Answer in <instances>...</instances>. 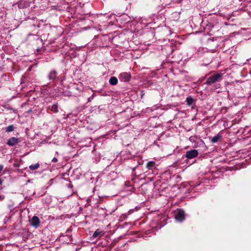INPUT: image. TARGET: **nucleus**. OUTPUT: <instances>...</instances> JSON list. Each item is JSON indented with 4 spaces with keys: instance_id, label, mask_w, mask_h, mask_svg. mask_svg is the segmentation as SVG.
Returning a JSON list of instances; mask_svg holds the SVG:
<instances>
[{
    "instance_id": "1",
    "label": "nucleus",
    "mask_w": 251,
    "mask_h": 251,
    "mask_svg": "<svg viewBox=\"0 0 251 251\" xmlns=\"http://www.w3.org/2000/svg\"><path fill=\"white\" fill-rule=\"evenodd\" d=\"M222 73H217L209 76L206 80V84L210 85L215 82H219L222 77Z\"/></svg>"
},
{
    "instance_id": "2",
    "label": "nucleus",
    "mask_w": 251,
    "mask_h": 251,
    "mask_svg": "<svg viewBox=\"0 0 251 251\" xmlns=\"http://www.w3.org/2000/svg\"><path fill=\"white\" fill-rule=\"evenodd\" d=\"M199 155L198 150L194 149L188 151L186 152L185 157L189 159H192L197 157Z\"/></svg>"
},
{
    "instance_id": "3",
    "label": "nucleus",
    "mask_w": 251,
    "mask_h": 251,
    "mask_svg": "<svg viewBox=\"0 0 251 251\" xmlns=\"http://www.w3.org/2000/svg\"><path fill=\"white\" fill-rule=\"evenodd\" d=\"M175 219L179 222H182L185 219V212L182 209H178L175 215Z\"/></svg>"
},
{
    "instance_id": "4",
    "label": "nucleus",
    "mask_w": 251,
    "mask_h": 251,
    "mask_svg": "<svg viewBox=\"0 0 251 251\" xmlns=\"http://www.w3.org/2000/svg\"><path fill=\"white\" fill-rule=\"evenodd\" d=\"M48 78L52 82H54L58 80V77L57 72L55 70H52L50 71L48 75Z\"/></svg>"
},
{
    "instance_id": "5",
    "label": "nucleus",
    "mask_w": 251,
    "mask_h": 251,
    "mask_svg": "<svg viewBox=\"0 0 251 251\" xmlns=\"http://www.w3.org/2000/svg\"><path fill=\"white\" fill-rule=\"evenodd\" d=\"M131 75L129 73H122L119 75V78L122 81L127 82L129 81Z\"/></svg>"
},
{
    "instance_id": "6",
    "label": "nucleus",
    "mask_w": 251,
    "mask_h": 251,
    "mask_svg": "<svg viewBox=\"0 0 251 251\" xmlns=\"http://www.w3.org/2000/svg\"><path fill=\"white\" fill-rule=\"evenodd\" d=\"M40 221L39 218L36 216H34L30 220L31 225L34 227H38L40 225Z\"/></svg>"
},
{
    "instance_id": "7",
    "label": "nucleus",
    "mask_w": 251,
    "mask_h": 251,
    "mask_svg": "<svg viewBox=\"0 0 251 251\" xmlns=\"http://www.w3.org/2000/svg\"><path fill=\"white\" fill-rule=\"evenodd\" d=\"M19 141V139L15 137L10 138L7 142V144L9 146H13L16 144H18Z\"/></svg>"
},
{
    "instance_id": "8",
    "label": "nucleus",
    "mask_w": 251,
    "mask_h": 251,
    "mask_svg": "<svg viewBox=\"0 0 251 251\" xmlns=\"http://www.w3.org/2000/svg\"><path fill=\"white\" fill-rule=\"evenodd\" d=\"M222 138V136L219 134H218L216 136L210 138V140L212 143H215L221 140Z\"/></svg>"
},
{
    "instance_id": "9",
    "label": "nucleus",
    "mask_w": 251,
    "mask_h": 251,
    "mask_svg": "<svg viewBox=\"0 0 251 251\" xmlns=\"http://www.w3.org/2000/svg\"><path fill=\"white\" fill-rule=\"evenodd\" d=\"M58 105L56 103L51 106H49L47 108V109L48 110L49 109L50 111L56 113L58 112Z\"/></svg>"
},
{
    "instance_id": "10",
    "label": "nucleus",
    "mask_w": 251,
    "mask_h": 251,
    "mask_svg": "<svg viewBox=\"0 0 251 251\" xmlns=\"http://www.w3.org/2000/svg\"><path fill=\"white\" fill-rule=\"evenodd\" d=\"M109 82L112 85H115L118 83V79L115 76H112L110 78Z\"/></svg>"
},
{
    "instance_id": "11",
    "label": "nucleus",
    "mask_w": 251,
    "mask_h": 251,
    "mask_svg": "<svg viewBox=\"0 0 251 251\" xmlns=\"http://www.w3.org/2000/svg\"><path fill=\"white\" fill-rule=\"evenodd\" d=\"M155 165V163L154 161H149L147 163L146 167L149 170H151L154 167Z\"/></svg>"
},
{
    "instance_id": "12",
    "label": "nucleus",
    "mask_w": 251,
    "mask_h": 251,
    "mask_svg": "<svg viewBox=\"0 0 251 251\" xmlns=\"http://www.w3.org/2000/svg\"><path fill=\"white\" fill-rule=\"evenodd\" d=\"M186 101L188 105L191 106L193 103L194 100L191 96H189L186 98Z\"/></svg>"
},
{
    "instance_id": "13",
    "label": "nucleus",
    "mask_w": 251,
    "mask_h": 251,
    "mask_svg": "<svg viewBox=\"0 0 251 251\" xmlns=\"http://www.w3.org/2000/svg\"><path fill=\"white\" fill-rule=\"evenodd\" d=\"M40 167V164L38 163H37L35 164H32L29 166V168L31 170H34L38 169Z\"/></svg>"
},
{
    "instance_id": "14",
    "label": "nucleus",
    "mask_w": 251,
    "mask_h": 251,
    "mask_svg": "<svg viewBox=\"0 0 251 251\" xmlns=\"http://www.w3.org/2000/svg\"><path fill=\"white\" fill-rule=\"evenodd\" d=\"M14 127L13 125H9L6 128V132H12L14 130Z\"/></svg>"
},
{
    "instance_id": "15",
    "label": "nucleus",
    "mask_w": 251,
    "mask_h": 251,
    "mask_svg": "<svg viewBox=\"0 0 251 251\" xmlns=\"http://www.w3.org/2000/svg\"><path fill=\"white\" fill-rule=\"evenodd\" d=\"M101 233L99 229L96 230L93 233L92 237L96 238Z\"/></svg>"
},
{
    "instance_id": "16",
    "label": "nucleus",
    "mask_w": 251,
    "mask_h": 251,
    "mask_svg": "<svg viewBox=\"0 0 251 251\" xmlns=\"http://www.w3.org/2000/svg\"><path fill=\"white\" fill-rule=\"evenodd\" d=\"M26 3L25 1H20L18 4V6L20 8H24L25 6V4Z\"/></svg>"
},
{
    "instance_id": "17",
    "label": "nucleus",
    "mask_w": 251,
    "mask_h": 251,
    "mask_svg": "<svg viewBox=\"0 0 251 251\" xmlns=\"http://www.w3.org/2000/svg\"><path fill=\"white\" fill-rule=\"evenodd\" d=\"M52 161L54 163H56L58 161V160L55 157H54L52 159Z\"/></svg>"
},
{
    "instance_id": "18",
    "label": "nucleus",
    "mask_w": 251,
    "mask_h": 251,
    "mask_svg": "<svg viewBox=\"0 0 251 251\" xmlns=\"http://www.w3.org/2000/svg\"><path fill=\"white\" fill-rule=\"evenodd\" d=\"M4 199V196L0 195V201H2Z\"/></svg>"
},
{
    "instance_id": "19",
    "label": "nucleus",
    "mask_w": 251,
    "mask_h": 251,
    "mask_svg": "<svg viewBox=\"0 0 251 251\" xmlns=\"http://www.w3.org/2000/svg\"><path fill=\"white\" fill-rule=\"evenodd\" d=\"M3 169V166L2 165H0V173L2 171Z\"/></svg>"
},
{
    "instance_id": "20",
    "label": "nucleus",
    "mask_w": 251,
    "mask_h": 251,
    "mask_svg": "<svg viewBox=\"0 0 251 251\" xmlns=\"http://www.w3.org/2000/svg\"><path fill=\"white\" fill-rule=\"evenodd\" d=\"M2 183V180L0 178V185H1Z\"/></svg>"
}]
</instances>
